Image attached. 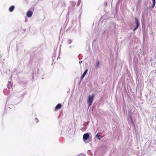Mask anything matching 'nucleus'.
I'll list each match as a JSON object with an SVG mask.
<instances>
[{"label":"nucleus","mask_w":156,"mask_h":156,"mask_svg":"<svg viewBox=\"0 0 156 156\" xmlns=\"http://www.w3.org/2000/svg\"><path fill=\"white\" fill-rule=\"evenodd\" d=\"M12 87V83L11 82H9L7 85V87L9 89L11 88Z\"/></svg>","instance_id":"obj_7"},{"label":"nucleus","mask_w":156,"mask_h":156,"mask_svg":"<svg viewBox=\"0 0 156 156\" xmlns=\"http://www.w3.org/2000/svg\"><path fill=\"white\" fill-rule=\"evenodd\" d=\"M94 94L92 96H89L87 100V103L88 104L89 107H90L92 104L94 100Z\"/></svg>","instance_id":"obj_1"},{"label":"nucleus","mask_w":156,"mask_h":156,"mask_svg":"<svg viewBox=\"0 0 156 156\" xmlns=\"http://www.w3.org/2000/svg\"><path fill=\"white\" fill-rule=\"evenodd\" d=\"M87 71H88L87 69L84 72L83 75H82V76H81V79H82L83 78V77H84L85 75L87 73Z\"/></svg>","instance_id":"obj_8"},{"label":"nucleus","mask_w":156,"mask_h":156,"mask_svg":"<svg viewBox=\"0 0 156 156\" xmlns=\"http://www.w3.org/2000/svg\"><path fill=\"white\" fill-rule=\"evenodd\" d=\"M34 11V8H30L27 13V16L28 17H30L32 15Z\"/></svg>","instance_id":"obj_2"},{"label":"nucleus","mask_w":156,"mask_h":156,"mask_svg":"<svg viewBox=\"0 0 156 156\" xmlns=\"http://www.w3.org/2000/svg\"><path fill=\"white\" fill-rule=\"evenodd\" d=\"M87 129V128L86 127H83L81 129V130L82 131H85L86 129Z\"/></svg>","instance_id":"obj_9"},{"label":"nucleus","mask_w":156,"mask_h":156,"mask_svg":"<svg viewBox=\"0 0 156 156\" xmlns=\"http://www.w3.org/2000/svg\"><path fill=\"white\" fill-rule=\"evenodd\" d=\"M141 2V0H138V4H140Z\"/></svg>","instance_id":"obj_12"},{"label":"nucleus","mask_w":156,"mask_h":156,"mask_svg":"<svg viewBox=\"0 0 156 156\" xmlns=\"http://www.w3.org/2000/svg\"><path fill=\"white\" fill-rule=\"evenodd\" d=\"M89 137V135L88 133L84 134L83 136V139L84 140H87Z\"/></svg>","instance_id":"obj_4"},{"label":"nucleus","mask_w":156,"mask_h":156,"mask_svg":"<svg viewBox=\"0 0 156 156\" xmlns=\"http://www.w3.org/2000/svg\"><path fill=\"white\" fill-rule=\"evenodd\" d=\"M153 4L152 5V8H153L154 7V6H155V1H154V2H153Z\"/></svg>","instance_id":"obj_11"},{"label":"nucleus","mask_w":156,"mask_h":156,"mask_svg":"<svg viewBox=\"0 0 156 156\" xmlns=\"http://www.w3.org/2000/svg\"><path fill=\"white\" fill-rule=\"evenodd\" d=\"M62 107V105L60 104H58L56 106L55 108V111H56L58 109H60Z\"/></svg>","instance_id":"obj_5"},{"label":"nucleus","mask_w":156,"mask_h":156,"mask_svg":"<svg viewBox=\"0 0 156 156\" xmlns=\"http://www.w3.org/2000/svg\"><path fill=\"white\" fill-rule=\"evenodd\" d=\"M135 22L136 23V26L133 29V31H135L138 28L139 26V22H138V19L136 17H135Z\"/></svg>","instance_id":"obj_3"},{"label":"nucleus","mask_w":156,"mask_h":156,"mask_svg":"<svg viewBox=\"0 0 156 156\" xmlns=\"http://www.w3.org/2000/svg\"><path fill=\"white\" fill-rule=\"evenodd\" d=\"M99 61H98L97 62V64L96 66V67H98L99 66Z\"/></svg>","instance_id":"obj_10"},{"label":"nucleus","mask_w":156,"mask_h":156,"mask_svg":"<svg viewBox=\"0 0 156 156\" xmlns=\"http://www.w3.org/2000/svg\"><path fill=\"white\" fill-rule=\"evenodd\" d=\"M98 139L99 140H100L101 139L99 137H98Z\"/></svg>","instance_id":"obj_14"},{"label":"nucleus","mask_w":156,"mask_h":156,"mask_svg":"<svg viewBox=\"0 0 156 156\" xmlns=\"http://www.w3.org/2000/svg\"><path fill=\"white\" fill-rule=\"evenodd\" d=\"M100 136V135L98 133H97L96 135V136L97 137H99V136Z\"/></svg>","instance_id":"obj_13"},{"label":"nucleus","mask_w":156,"mask_h":156,"mask_svg":"<svg viewBox=\"0 0 156 156\" xmlns=\"http://www.w3.org/2000/svg\"><path fill=\"white\" fill-rule=\"evenodd\" d=\"M15 7L13 5L11 6L10 7L9 9V11L10 12H12L13 11Z\"/></svg>","instance_id":"obj_6"},{"label":"nucleus","mask_w":156,"mask_h":156,"mask_svg":"<svg viewBox=\"0 0 156 156\" xmlns=\"http://www.w3.org/2000/svg\"><path fill=\"white\" fill-rule=\"evenodd\" d=\"M153 2H154V1H155V0H152Z\"/></svg>","instance_id":"obj_15"}]
</instances>
